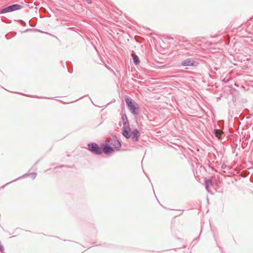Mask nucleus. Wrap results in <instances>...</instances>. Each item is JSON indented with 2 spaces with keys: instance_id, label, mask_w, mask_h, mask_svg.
<instances>
[{
  "instance_id": "obj_1",
  "label": "nucleus",
  "mask_w": 253,
  "mask_h": 253,
  "mask_svg": "<svg viewBox=\"0 0 253 253\" xmlns=\"http://www.w3.org/2000/svg\"><path fill=\"white\" fill-rule=\"evenodd\" d=\"M125 101L131 113L134 115L138 114L139 112L138 105L128 98H126Z\"/></svg>"
},
{
  "instance_id": "obj_2",
  "label": "nucleus",
  "mask_w": 253,
  "mask_h": 253,
  "mask_svg": "<svg viewBox=\"0 0 253 253\" xmlns=\"http://www.w3.org/2000/svg\"><path fill=\"white\" fill-rule=\"evenodd\" d=\"M21 6L18 4H14L8 6L6 7L2 8L0 10V14L10 12H12L15 10H19L21 8Z\"/></svg>"
},
{
  "instance_id": "obj_3",
  "label": "nucleus",
  "mask_w": 253,
  "mask_h": 253,
  "mask_svg": "<svg viewBox=\"0 0 253 253\" xmlns=\"http://www.w3.org/2000/svg\"><path fill=\"white\" fill-rule=\"evenodd\" d=\"M88 149L95 154L99 155L102 153V150L96 144L92 143L88 145Z\"/></svg>"
},
{
  "instance_id": "obj_4",
  "label": "nucleus",
  "mask_w": 253,
  "mask_h": 253,
  "mask_svg": "<svg viewBox=\"0 0 253 253\" xmlns=\"http://www.w3.org/2000/svg\"><path fill=\"white\" fill-rule=\"evenodd\" d=\"M199 62H203L204 63H208V61L204 60L203 59H200L198 61L197 59L193 58H188L186 60H183L181 63H199Z\"/></svg>"
},
{
  "instance_id": "obj_5",
  "label": "nucleus",
  "mask_w": 253,
  "mask_h": 253,
  "mask_svg": "<svg viewBox=\"0 0 253 253\" xmlns=\"http://www.w3.org/2000/svg\"><path fill=\"white\" fill-rule=\"evenodd\" d=\"M130 137L132 138V139L133 141H138V137L139 135V133L138 130L137 129H134L131 133H130Z\"/></svg>"
},
{
  "instance_id": "obj_6",
  "label": "nucleus",
  "mask_w": 253,
  "mask_h": 253,
  "mask_svg": "<svg viewBox=\"0 0 253 253\" xmlns=\"http://www.w3.org/2000/svg\"><path fill=\"white\" fill-rule=\"evenodd\" d=\"M130 130V129L129 126H125L124 127V129L123 130V134L127 138H129L130 137V133H129Z\"/></svg>"
},
{
  "instance_id": "obj_7",
  "label": "nucleus",
  "mask_w": 253,
  "mask_h": 253,
  "mask_svg": "<svg viewBox=\"0 0 253 253\" xmlns=\"http://www.w3.org/2000/svg\"><path fill=\"white\" fill-rule=\"evenodd\" d=\"M131 57L133 61V63H139L140 60L139 57L134 52L131 53Z\"/></svg>"
},
{
  "instance_id": "obj_8",
  "label": "nucleus",
  "mask_w": 253,
  "mask_h": 253,
  "mask_svg": "<svg viewBox=\"0 0 253 253\" xmlns=\"http://www.w3.org/2000/svg\"><path fill=\"white\" fill-rule=\"evenodd\" d=\"M113 151V149L109 146H106L103 148V152L107 154H109Z\"/></svg>"
},
{
  "instance_id": "obj_9",
  "label": "nucleus",
  "mask_w": 253,
  "mask_h": 253,
  "mask_svg": "<svg viewBox=\"0 0 253 253\" xmlns=\"http://www.w3.org/2000/svg\"><path fill=\"white\" fill-rule=\"evenodd\" d=\"M205 184H206V188L207 189V190L210 192V187L211 185H212V182L211 180L210 179H207L205 181Z\"/></svg>"
},
{
  "instance_id": "obj_10",
  "label": "nucleus",
  "mask_w": 253,
  "mask_h": 253,
  "mask_svg": "<svg viewBox=\"0 0 253 253\" xmlns=\"http://www.w3.org/2000/svg\"><path fill=\"white\" fill-rule=\"evenodd\" d=\"M215 135L219 139L221 137L222 133L219 130L215 129L214 130Z\"/></svg>"
},
{
  "instance_id": "obj_11",
  "label": "nucleus",
  "mask_w": 253,
  "mask_h": 253,
  "mask_svg": "<svg viewBox=\"0 0 253 253\" xmlns=\"http://www.w3.org/2000/svg\"><path fill=\"white\" fill-rule=\"evenodd\" d=\"M121 143L119 141H115V146L116 148H119L121 146Z\"/></svg>"
},
{
  "instance_id": "obj_12",
  "label": "nucleus",
  "mask_w": 253,
  "mask_h": 253,
  "mask_svg": "<svg viewBox=\"0 0 253 253\" xmlns=\"http://www.w3.org/2000/svg\"><path fill=\"white\" fill-rule=\"evenodd\" d=\"M30 175L34 178L36 176V173H32L30 174Z\"/></svg>"
},
{
  "instance_id": "obj_13",
  "label": "nucleus",
  "mask_w": 253,
  "mask_h": 253,
  "mask_svg": "<svg viewBox=\"0 0 253 253\" xmlns=\"http://www.w3.org/2000/svg\"><path fill=\"white\" fill-rule=\"evenodd\" d=\"M184 65H190V64H183ZM191 65H193V64H191Z\"/></svg>"
},
{
  "instance_id": "obj_14",
  "label": "nucleus",
  "mask_w": 253,
  "mask_h": 253,
  "mask_svg": "<svg viewBox=\"0 0 253 253\" xmlns=\"http://www.w3.org/2000/svg\"><path fill=\"white\" fill-rule=\"evenodd\" d=\"M87 2L90 3V0H89L87 1Z\"/></svg>"
}]
</instances>
